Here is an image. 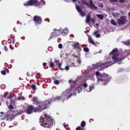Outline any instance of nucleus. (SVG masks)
Returning <instances> with one entry per match:
<instances>
[{
    "instance_id": "nucleus-2",
    "label": "nucleus",
    "mask_w": 130,
    "mask_h": 130,
    "mask_svg": "<svg viewBox=\"0 0 130 130\" xmlns=\"http://www.w3.org/2000/svg\"><path fill=\"white\" fill-rule=\"evenodd\" d=\"M54 120L51 117L46 114L42 115L40 119V123L41 125L45 127H52L55 123Z\"/></svg>"
},
{
    "instance_id": "nucleus-63",
    "label": "nucleus",
    "mask_w": 130,
    "mask_h": 130,
    "mask_svg": "<svg viewBox=\"0 0 130 130\" xmlns=\"http://www.w3.org/2000/svg\"><path fill=\"white\" fill-rule=\"evenodd\" d=\"M3 86L5 87V85H1V88H2V87Z\"/></svg>"
},
{
    "instance_id": "nucleus-56",
    "label": "nucleus",
    "mask_w": 130,
    "mask_h": 130,
    "mask_svg": "<svg viewBox=\"0 0 130 130\" xmlns=\"http://www.w3.org/2000/svg\"><path fill=\"white\" fill-rule=\"evenodd\" d=\"M9 47L10 48H11V49H13L14 48L13 47H12V45H9Z\"/></svg>"
},
{
    "instance_id": "nucleus-23",
    "label": "nucleus",
    "mask_w": 130,
    "mask_h": 130,
    "mask_svg": "<svg viewBox=\"0 0 130 130\" xmlns=\"http://www.w3.org/2000/svg\"><path fill=\"white\" fill-rule=\"evenodd\" d=\"M79 44L78 42L73 44L72 45L74 47L78 48L79 46Z\"/></svg>"
},
{
    "instance_id": "nucleus-3",
    "label": "nucleus",
    "mask_w": 130,
    "mask_h": 130,
    "mask_svg": "<svg viewBox=\"0 0 130 130\" xmlns=\"http://www.w3.org/2000/svg\"><path fill=\"white\" fill-rule=\"evenodd\" d=\"M95 74L98 80L104 82V85L109 82L111 78V76L105 73L100 74L99 71H97L96 72Z\"/></svg>"
},
{
    "instance_id": "nucleus-17",
    "label": "nucleus",
    "mask_w": 130,
    "mask_h": 130,
    "mask_svg": "<svg viewBox=\"0 0 130 130\" xmlns=\"http://www.w3.org/2000/svg\"><path fill=\"white\" fill-rule=\"evenodd\" d=\"M118 52V51L117 48H115L113 49L110 53V54L112 55H114L115 53H117Z\"/></svg>"
},
{
    "instance_id": "nucleus-7",
    "label": "nucleus",
    "mask_w": 130,
    "mask_h": 130,
    "mask_svg": "<svg viewBox=\"0 0 130 130\" xmlns=\"http://www.w3.org/2000/svg\"><path fill=\"white\" fill-rule=\"evenodd\" d=\"M126 18V16H123L122 17H121L120 19H118L117 20V22L119 25L124 24L126 23L125 20Z\"/></svg>"
},
{
    "instance_id": "nucleus-54",
    "label": "nucleus",
    "mask_w": 130,
    "mask_h": 130,
    "mask_svg": "<svg viewBox=\"0 0 130 130\" xmlns=\"http://www.w3.org/2000/svg\"><path fill=\"white\" fill-rule=\"evenodd\" d=\"M43 65L44 67H45L46 66V63L45 62L43 63Z\"/></svg>"
},
{
    "instance_id": "nucleus-13",
    "label": "nucleus",
    "mask_w": 130,
    "mask_h": 130,
    "mask_svg": "<svg viewBox=\"0 0 130 130\" xmlns=\"http://www.w3.org/2000/svg\"><path fill=\"white\" fill-rule=\"evenodd\" d=\"M68 32V30L66 28H65L63 30L62 32V34L63 36H66L67 35Z\"/></svg>"
},
{
    "instance_id": "nucleus-48",
    "label": "nucleus",
    "mask_w": 130,
    "mask_h": 130,
    "mask_svg": "<svg viewBox=\"0 0 130 130\" xmlns=\"http://www.w3.org/2000/svg\"><path fill=\"white\" fill-rule=\"evenodd\" d=\"M55 63H56V64L57 65L58 64V63H59V60H56L55 61Z\"/></svg>"
},
{
    "instance_id": "nucleus-16",
    "label": "nucleus",
    "mask_w": 130,
    "mask_h": 130,
    "mask_svg": "<svg viewBox=\"0 0 130 130\" xmlns=\"http://www.w3.org/2000/svg\"><path fill=\"white\" fill-rule=\"evenodd\" d=\"M118 52V51L117 48H115L113 49L110 53V54L112 55H114L115 53H117Z\"/></svg>"
},
{
    "instance_id": "nucleus-6",
    "label": "nucleus",
    "mask_w": 130,
    "mask_h": 130,
    "mask_svg": "<svg viewBox=\"0 0 130 130\" xmlns=\"http://www.w3.org/2000/svg\"><path fill=\"white\" fill-rule=\"evenodd\" d=\"M69 90L70 94L67 97V99H68L72 95H74L75 96L76 95V89L75 87H71L69 88Z\"/></svg>"
},
{
    "instance_id": "nucleus-24",
    "label": "nucleus",
    "mask_w": 130,
    "mask_h": 130,
    "mask_svg": "<svg viewBox=\"0 0 130 130\" xmlns=\"http://www.w3.org/2000/svg\"><path fill=\"white\" fill-rule=\"evenodd\" d=\"M76 7L77 10L79 12L82 11V10L78 5H76Z\"/></svg>"
},
{
    "instance_id": "nucleus-10",
    "label": "nucleus",
    "mask_w": 130,
    "mask_h": 130,
    "mask_svg": "<svg viewBox=\"0 0 130 130\" xmlns=\"http://www.w3.org/2000/svg\"><path fill=\"white\" fill-rule=\"evenodd\" d=\"M9 102L8 101L6 102V104L7 105V107L8 108L12 109H14V107L12 105L14 103V100L13 99H11L10 100Z\"/></svg>"
},
{
    "instance_id": "nucleus-27",
    "label": "nucleus",
    "mask_w": 130,
    "mask_h": 130,
    "mask_svg": "<svg viewBox=\"0 0 130 130\" xmlns=\"http://www.w3.org/2000/svg\"><path fill=\"white\" fill-rule=\"evenodd\" d=\"M50 67H53L55 66L54 63L52 61H50L49 62Z\"/></svg>"
},
{
    "instance_id": "nucleus-50",
    "label": "nucleus",
    "mask_w": 130,
    "mask_h": 130,
    "mask_svg": "<svg viewBox=\"0 0 130 130\" xmlns=\"http://www.w3.org/2000/svg\"><path fill=\"white\" fill-rule=\"evenodd\" d=\"M69 66H66L64 69L67 70L69 69Z\"/></svg>"
},
{
    "instance_id": "nucleus-38",
    "label": "nucleus",
    "mask_w": 130,
    "mask_h": 130,
    "mask_svg": "<svg viewBox=\"0 0 130 130\" xmlns=\"http://www.w3.org/2000/svg\"><path fill=\"white\" fill-rule=\"evenodd\" d=\"M14 97V95H13V94H10V95L7 98L8 99H11L13 98V97Z\"/></svg>"
},
{
    "instance_id": "nucleus-59",
    "label": "nucleus",
    "mask_w": 130,
    "mask_h": 130,
    "mask_svg": "<svg viewBox=\"0 0 130 130\" xmlns=\"http://www.w3.org/2000/svg\"><path fill=\"white\" fill-rule=\"evenodd\" d=\"M72 56L74 57L75 58H76V56L75 55V54H73L72 55Z\"/></svg>"
},
{
    "instance_id": "nucleus-37",
    "label": "nucleus",
    "mask_w": 130,
    "mask_h": 130,
    "mask_svg": "<svg viewBox=\"0 0 130 130\" xmlns=\"http://www.w3.org/2000/svg\"><path fill=\"white\" fill-rule=\"evenodd\" d=\"M56 32H52L51 34V35L52 36H57V35L56 34Z\"/></svg>"
},
{
    "instance_id": "nucleus-41",
    "label": "nucleus",
    "mask_w": 130,
    "mask_h": 130,
    "mask_svg": "<svg viewBox=\"0 0 130 130\" xmlns=\"http://www.w3.org/2000/svg\"><path fill=\"white\" fill-rule=\"evenodd\" d=\"M19 42H17L15 44V47H17L19 45Z\"/></svg>"
},
{
    "instance_id": "nucleus-55",
    "label": "nucleus",
    "mask_w": 130,
    "mask_h": 130,
    "mask_svg": "<svg viewBox=\"0 0 130 130\" xmlns=\"http://www.w3.org/2000/svg\"><path fill=\"white\" fill-rule=\"evenodd\" d=\"M5 70L6 71V72L8 73L9 72V70L7 69H5Z\"/></svg>"
},
{
    "instance_id": "nucleus-44",
    "label": "nucleus",
    "mask_w": 130,
    "mask_h": 130,
    "mask_svg": "<svg viewBox=\"0 0 130 130\" xmlns=\"http://www.w3.org/2000/svg\"><path fill=\"white\" fill-rule=\"evenodd\" d=\"M88 85L87 83H84L83 85V86L84 87L86 88L87 87Z\"/></svg>"
},
{
    "instance_id": "nucleus-36",
    "label": "nucleus",
    "mask_w": 130,
    "mask_h": 130,
    "mask_svg": "<svg viewBox=\"0 0 130 130\" xmlns=\"http://www.w3.org/2000/svg\"><path fill=\"white\" fill-rule=\"evenodd\" d=\"M61 65H62V64L60 63H58V65H57L58 66V67L59 69H61V70H63V68H61Z\"/></svg>"
},
{
    "instance_id": "nucleus-52",
    "label": "nucleus",
    "mask_w": 130,
    "mask_h": 130,
    "mask_svg": "<svg viewBox=\"0 0 130 130\" xmlns=\"http://www.w3.org/2000/svg\"><path fill=\"white\" fill-rule=\"evenodd\" d=\"M124 0H119V1L120 3H123L124 2Z\"/></svg>"
},
{
    "instance_id": "nucleus-31",
    "label": "nucleus",
    "mask_w": 130,
    "mask_h": 130,
    "mask_svg": "<svg viewBox=\"0 0 130 130\" xmlns=\"http://www.w3.org/2000/svg\"><path fill=\"white\" fill-rule=\"evenodd\" d=\"M86 125V123L84 121H83L81 123V126L82 127H85Z\"/></svg>"
},
{
    "instance_id": "nucleus-4",
    "label": "nucleus",
    "mask_w": 130,
    "mask_h": 130,
    "mask_svg": "<svg viewBox=\"0 0 130 130\" xmlns=\"http://www.w3.org/2000/svg\"><path fill=\"white\" fill-rule=\"evenodd\" d=\"M45 4V2L43 1H41L38 2V0H29L26 2L24 4L25 6H40L44 5Z\"/></svg>"
},
{
    "instance_id": "nucleus-5",
    "label": "nucleus",
    "mask_w": 130,
    "mask_h": 130,
    "mask_svg": "<svg viewBox=\"0 0 130 130\" xmlns=\"http://www.w3.org/2000/svg\"><path fill=\"white\" fill-rule=\"evenodd\" d=\"M118 56L116 54H115L113 55L112 57V59L113 60V62L111 63V62L110 61L109 62H110V63L107 64L106 65H105L104 67H103V69H104L106 68H107L108 67L111 66L112 64L118 62L119 61H120L122 60L121 59H119L117 57V56Z\"/></svg>"
},
{
    "instance_id": "nucleus-46",
    "label": "nucleus",
    "mask_w": 130,
    "mask_h": 130,
    "mask_svg": "<svg viewBox=\"0 0 130 130\" xmlns=\"http://www.w3.org/2000/svg\"><path fill=\"white\" fill-rule=\"evenodd\" d=\"M25 111L21 110L19 112V114H22Z\"/></svg>"
},
{
    "instance_id": "nucleus-14",
    "label": "nucleus",
    "mask_w": 130,
    "mask_h": 130,
    "mask_svg": "<svg viewBox=\"0 0 130 130\" xmlns=\"http://www.w3.org/2000/svg\"><path fill=\"white\" fill-rule=\"evenodd\" d=\"M88 7L94 9L95 10H97V7L95 6L94 4L91 5L89 4V6H88Z\"/></svg>"
},
{
    "instance_id": "nucleus-40",
    "label": "nucleus",
    "mask_w": 130,
    "mask_h": 130,
    "mask_svg": "<svg viewBox=\"0 0 130 130\" xmlns=\"http://www.w3.org/2000/svg\"><path fill=\"white\" fill-rule=\"evenodd\" d=\"M6 71L5 70H3V71H2L1 73L3 75H5L6 74Z\"/></svg>"
},
{
    "instance_id": "nucleus-22",
    "label": "nucleus",
    "mask_w": 130,
    "mask_h": 130,
    "mask_svg": "<svg viewBox=\"0 0 130 130\" xmlns=\"http://www.w3.org/2000/svg\"><path fill=\"white\" fill-rule=\"evenodd\" d=\"M98 33V32L97 31H96L95 32H94V33H93V35H95L96 37L97 38H99L100 37V36H101V35L100 34H97Z\"/></svg>"
},
{
    "instance_id": "nucleus-49",
    "label": "nucleus",
    "mask_w": 130,
    "mask_h": 130,
    "mask_svg": "<svg viewBox=\"0 0 130 130\" xmlns=\"http://www.w3.org/2000/svg\"><path fill=\"white\" fill-rule=\"evenodd\" d=\"M99 6L100 7H103V4L102 3H100L99 4Z\"/></svg>"
},
{
    "instance_id": "nucleus-53",
    "label": "nucleus",
    "mask_w": 130,
    "mask_h": 130,
    "mask_svg": "<svg viewBox=\"0 0 130 130\" xmlns=\"http://www.w3.org/2000/svg\"><path fill=\"white\" fill-rule=\"evenodd\" d=\"M53 30L55 32H56V31H57V32H59V30H57L56 28H54L53 29Z\"/></svg>"
},
{
    "instance_id": "nucleus-47",
    "label": "nucleus",
    "mask_w": 130,
    "mask_h": 130,
    "mask_svg": "<svg viewBox=\"0 0 130 130\" xmlns=\"http://www.w3.org/2000/svg\"><path fill=\"white\" fill-rule=\"evenodd\" d=\"M77 62L79 64H80L81 63V61L80 59H78L77 61Z\"/></svg>"
},
{
    "instance_id": "nucleus-29",
    "label": "nucleus",
    "mask_w": 130,
    "mask_h": 130,
    "mask_svg": "<svg viewBox=\"0 0 130 130\" xmlns=\"http://www.w3.org/2000/svg\"><path fill=\"white\" fill-rule=\"evenodd\" d=\"M110 22L111 24L114 25H116L117 24L116 22L114 20L112 19L111 20Z\"/></svg>"
},
{
    "instance_id": "nucleus-8",
    "label": "nucleus",
    "mask_w": 130,
    "mask_h": 130,
    "mask_svg": "<svg viewBox=\"0 0 130 130\" xmlns=\"http://www.w3.org/2000/svg\"><path fill=\"white\" fill-rule=\"evenodd\" d=\"M33 20L36 24H40L42 22L41 18L37 15H35L33 18Z\"/></svg>"
},
{
    "instance_id": "nucleus-18",
    "label": "nucleus",
    "mask_w": 130,
    "mask_h": 130,
    "mask_svg": "<svg viewBox=\"0 0 130 130\" xmlns=\"http://www.w3.org/2000/svg\"><path fill=\"white\" fill-rule=\"evenodd\" d=\"M118 52V51L117 48H115L113 49L110 53V54L112 55H114L115 53H117Z\"/></svg>"
},
{
    "instance_id": "nucleus-64",
    "label": "nucleus",
    "mask_w": 130,
    "mask_h": 130,
    "mask_svg": "<svg viewBox=\"0 0 130 130\" xmlns=\"http://www.w3.org/2000/svg\"><path fill=\"white\" fill-rule=\"evenodd\" d=\"M128 15L130 18V12H129L128 13Z\"/></svg>"
},
{
    "instance_id": "nucleus-1",
    "label": "nucleus",
    "mask_w": 130,
    "mask_h": 130,
    "mask_svg": "<svg viewBox=\"0 0 130 130\" xmlns=\"http://www.w3.org/2000/svg\"><path fill=\"white\" fill-rule=\"evenodd\" d=\"M31 100L33 102V104L35 105L37 107H35L31 105H29L26 110L27 113L29 114L33 112H41L46 109L48 105L51 102V101L48 100H46L44 101H39L36 96L32 98Z\"/></svg>"
},
{
    "instance_id": "nucleus-61",
    "label": "nucleus",
    "mask_w": 130,
    "mask_h": 130,
    "mask_svg": "<svg viewBox=\"0 0 130 130\" xmlns=\"http://www.w3.org/2000/svg\"><path fill=\"white\" fill-rule=\"evenodd\" d=\"M15 29V27L13 28V30L14 31L16 32L17 31Z\"/></svg>"
},
{
    "instance_id": "nucleus-57",
    "label": "nucleus",
    "mask_w": 130,
    "mask_h": 130,
    "mask_svg": "<svg viewBox=\"0 0 130 130\" xmlns=\"http://www.w3.org/2000/svg\"><path fill=\"white\" fill-rule=\"evenodd\" d=\"M68 126V125L67 124L64 125V127L66 128V127H67Z\"/></svg>"
},
{
    "instance_id": "nucleus-62",
    "label": "nucleus",
    "mask_w": 130,
    "mask_h": 130,
    "mask_svg": "<svg viewBox=\"0 0 130 130\" xmlns=\"http://www.w3.org/2000/svg\"><path fill=\"white\" fill-rule=\"evenodd\" d=\"M46 20H47V22H49L50 21L48 19H46L45 20V21H46Z\"/></svg>"
},
{
    "instance_id": "nucleus-26",
    "label": "nucleus",
    "mask_w": 130,
    "mask_h": 130,
    "mask_svg": "<svg viewBox=\"0 0 130 130\" xmlns=\"http://www.w3.org/2000/svg\"><path fill=\"white\" fill-rule=\"evenodd\" d=\"M119 15V13L118 12H113L112 13V15L114 17H118Z\"/></svg>"
},
{
    "instance_id": "nucleus-42",
    "label": "nucleus",
    "mask_w": 130,
    "mask_h": 130,
    "mask_svg": "<svg viewBox=\"0 0 130 130\" xmlns=\"http://www.w3.org/2000/svg\"><path fill=\"white\" fill-rule=\"evenodd\" d=\"M58 47L60 49L62 48V45L61 44H59L58 45Z\"/></svg>"
},
{
    "instance_id": "nucleus-12",
    "label": "nucleus",
    "mask_w": 130,
    "mask_h": 130,
    "mask_svg": "<svg viewBox=\"0 0 130 130\" xmlns=\"http://www.w3.org/2000/svg\"><path fill=\"white\" fill-rule=\"evenodd\" d=\"M69 94H70L69 89H67L65 91L62 92V95L64 96H67Z\"/></svg>"
},
{
    "instance_id": "nucleus-60",
    "label": "nucleus",
    "mask_w": 130,
    "mask_h": 130,
    "mask_svg": "<svg viewBox=\"0 0 130 130\" xmlns=\"http://www.w3.org/2000/svg\"><path fill=\"white\" fill-rule=\"evenodd\" d=\"M21 96H19L18 97V100H20L21 99Z\"/></svg>"
},
{
    "instance_id": "nucleus-21",
    "label": "nucleus",
    "mask_w": 130,
    "mask_h": 130,
    "mask_svg": "<svg viewBox=\"0 0 130 130\" xmlns=\"http://www.w3.org/2000/svg\"><path fill=\"white\" fill-rule=\"evenodd\" d=\"M62 96H57L56 97V99L58 100H64V99H63L62 98Z\"/></svg>"
},
{
    "instance_id": "nucleus-25",
    "label": "nucleus",
    "mask_w": 130,
    "mask_h": 130,
    "mask_svg": "<svg viewBox=\"0 0 130 130\" xmlns=\"http://www.w3.org/2000/svg\"><path fill=\"white\" fill-rule=\"evenodd\" d=\"M96 16L98 18L101 20H103L104 18V16L102 15L98 14H97Z\"/></svg>"
},
{
    "instance_id": "nucleus-33",
    "label": "nucleus",
    "mask_w": 130,
    "mask_h": 130,
    "mask_svg": "<svg viewBox=\"0 0 130 130\" xmlns=\"http://www.w3.org/2000/svg\"><path fill=\"white\" fill-rule=\"evenodd\" d=\"M127 46H130V40L126 41L124 43Z\"/></svg>"
},
{
    "instance_id": "nucleus-45",
    "label": "nucleus",
    "mask_w": 130,
    "mask_h": 130,
    "mask_svg": "<svg viewBox=\"0 0 130 130\" xmlns=\"http://www.w3.org/2000/svg\"><path fill=\"white\" fill-rule=\"evenodd\" d=\"M82 128L80 126L76 128V130H82Z\"/></svg>"
},
{
    "instance_id": "nucleus-35",
    "label": "nucleus",
    "mask_w": 130,
    "mask_h": 130,
    "mask_svg": "<svg viewBox=\"0 0 130 130\" xmlns=\"http://www.w3.org/2000/svg\"><path fill=\"white\" fill-rule=\"evenodd\" d=\"M54 83L55 84L58 85L59 84L60 82L59 81L57 80H55Z\"/></svg>"
},
{
    "instance_id": "nucleus-32",
    "label": "nucleus",
    "mask_w": 130,
    "mask_h": 130,
    "mask_svg": "<svg viewBox=\"0 0 130 130\" xmlns=\"http://www.w3.org/2000/svg\"><path fill=\"white\" fill-rule=\"evenodd\" d=\"M31 88L32 89L35 90L36 89V87L35 85L32 84L31 85Z\"/></svg>"
},
{
    "instance_id": "nucleus-15",
    "label": "nucleus",
    "mask_w": 130,
    "mask_h": 130,
    "mask_svg": "<svg viewBox=\"0 0 130 130\" xmlns=\"http://www.w3.org/2000/svg\"><path fill=\"white\" fill-rule=\"evenodd\" d=\"M77 82V79L75 81H74L73 80H69V83H71V82H72V84L73 85V86L72 87H75V86L76 85V82Z\"/></svg>"
},
{
    "instance_id": "nucleus-20",
    "label": "nucleus",
    "mask_w": 130,
    "mask_h": 130,
    "mask_svg": "<svg viewBox=\"0 0 130 130\" xmlns=\"http://www.w3.org/2000/svg\"><path fill=\"white\" fill-rule=\"evenodd\" d=\"M90 16L89 15H88L86 17V22L87 23H89L90 20Z\"/></svg>"
},
{
    "instance_id": "nucleus-11",
    "label": "nucleus",
    "mask_w": 130,
    "mask_h": 130,
    "mask_svg": "<svg viewBox=\"0 0 130 130\" xmlns=\"http://www.w3.org/2000/svg\"><path fill=\"white\" fill-rule=\"evenodd\" d=\"M88 42L89 43L94 45L95 46H96L97 45L94 42L91 36H89L88 37Z\"/></svg>"
},
{
    "instance_id": "nucleus-43",
    "label": "nucleus",
    "mask_w": 130,
    "mask_h": 130,
    "mask_svg": "<svg viewBox=\"0 0 130 130\" xmlns=\"http://www.w3.org/2000/svg\"><path fill=\"white\" fill-rule=\"evenodd\" d=\"M4 50L5 51H8V50L6 46H5L4 47Z\"/></svg>"
},
{
    "instance_id": "nucleus-51",
    "label": "nucleus",
    "mask_w": 130,
    "mask_h": 130,
    "mask_svg": "<svg viewBox=\"0 0 130 130\" xmlns=\"http://www.w3.org/2000/svg\"><path fill=\"white\" fill-rule=\"evenodd\" d=\"M90 21L92 22L93 23H94L95 21L94 19H91Z\"/></svg>"
},
{
    "instance_id": "nucleus-58",
    "label": "nucleus",
    "mask_w": 130,
    "mask_h": 130,
    "mask_svg": "<svg viewBox=\"0 0 130 130\" xmlns=\"http://www.w3.org/2000/svg\"><path fill=\"white\" fill-rule=\"evenodd\" d=\"M89 2L91 5L93 4L91 0H90V1Z\"/></svg>"
},
{
    "instance_id": "nucleus-28",
    "label": "nucleus",
    "mask_w": 130,
    "mask_h": 130,
    "mask_svg": "<svg viewBox=\"0 0 130 130\" xmlns=\"http://www.w3.org/2000/svg\"><path fill=\"white\" fill-rule=\"evenodd\" d=\"M79 13H80V15L83 17L85 16L86 14L85 12L84 11H83L82 10L81 11H80Z\"/></svg>"
},
{
    "instance_id": "nucleus-39",
    "label": "nucleus",
    "mask_w": 130,
    "mask_h": 130,
    "mask_svg": "<svg viewBox=\"0 0 130 130\" xmlns=\"http://www.w3.org/2000/svg\"><path fill=\"white\" fill-rule=\"evenodd\" d=\"M118 0H110L109 2L110 3H112L114 2H117Z\"/></svg>"
},
{
    "instance_id": "nucleus-34",
    "label": "nucleus",
    "mask_w": 130,
    "mask_h": 130,
    "mask_svg": "<svg viewBox=\"0 0 130 130\" xmlns=\"http://www.w3.org/2000/svg\"><path fill=\"white\" fill-rule=\"evenodd\" d=\"M83 50L85 52H88L89 51V50L88 48L87 47H85L84 48Z\"/></svg>"
},
{
    "instance_id": "nucleus-30",
    "label": "nucleus",
    "mask_w": 130,
    "mask_h": 130,
    "mask_svg": "<svg viewBox=\"0 0 130 130\" xmlns=\"http://www.w3.org/2000/svg\"><path fill=\"white\" fill-rule=\"evenodd\" d=\"M82 3H83L84 4H85L87 6H89V4L85 0H84L82 2Z\"/></svg>"
},
{
    "instance_id": "nucleus-19",
    "label": "nucleus",
    "mask_w": 130,
    "mask_h": 130,
    "mask_svg": "<svg viewBox=\"0 0 130 130\" xmlns=\"http://www.w3.org/2000/svg\"><path fill=\"white\" fill-rule=\"evenodd\" d=\"M93 86H89V88L86 89L87 91L89 92L91 91L93 89Z\"/></svg>"
},
{
    "instance_id": "nucleus-9",
    "label": "nucleus",
    "mask_w": 130,
    "mask_h": 130,
    "mask_svg": "<svg viewBox=\"0 0 130 130\" xmlns=\"http://www.w3.org/2000/svg\"><path fill=\"white\" fill-rule=\"evenodd\" d=\"M109 63H110V62H106L104 63H96L95 64L92 65V68L93 69H96L99 67H101L103 66H104L105 65H106L107 64ZM103 68V67L102 68ZM102 69H103V68H102Z\"/></svg>"
}]
</instances>
